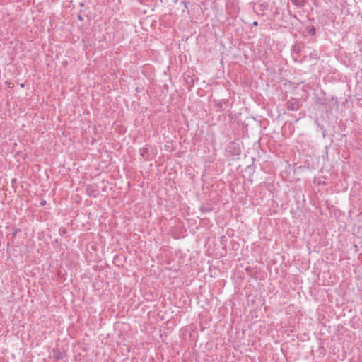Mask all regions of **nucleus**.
I'll use <instances>...</instances> for the list:
<instances>
[{
    "instance_id": "1a4fd4ad",
    "label": "nucleus",
    "mask_w": 362,
    "mask_h": 362,
    "mask_svg": "<svg viewBox=\"0 0 362 362\" xmlns=\"http://www.w3.org/2000/svg\"><path fill=\"white\" fill-rule=\"evenodd\" d=\"M91 187H91V186H90V185L87 186V188H86L87 192H88V194L90 196L95 197V195H96V194H93V192H92V190H90V188H91Z\"/></svg>"
},
{
    "instance_id": "6e6552de",
    "label": "nucleus",
    "mask_w": 362,
    "mask_h": 362,
    "mask_svg": "<svg viewBox=\"0 0 362 362\" xmlns=\"http://www.w3.org/2000/svg\"><path fill=\"white\" fill-rule=\"evenodd\" d=\"M258 7H259L258 11L259 12H264V11L267 10V5L266 4L262 3V4L258 5Z\"/></svg>"
},
{
    "instance_id": "f257e3e1",
    "label": "nucleus",
    "mask_w": 362,
    "mask_h": 362,
    "mask_svg": "<svg viewBox=\"0 0 362 362\" xmlns=\"http://www.w3.org/2000/svg\"><path fill=\"white\" fill-rule=\"evenodd\" d=\"M286 105L288 110L291 111H297L299 109V102L296 100H288Z\"/></svg>"
},
{
    "instance_id": "423d86ee",
    "label": "nucleus",
    "mask_w": 362,
    "mask_h": 362,
    "mask_svg": "<svg viewBox=\"0 0 362 362\" xmlns=\"http://www.w3.org/2000/svg\"><path fill=\"white\" fill-rule=\"evenodd\" d=\"M230 148H233V154L234 155H239L240 153V149L238 146H235V143H231L230 145Z\"/></svg>"
},
{
    "instance_id": "39448f33",
    "label": "nucleus",
    "mask_w": 362,
    "mask_h": 362,
    "mask_svg": "<svg viewBox=\"0 0 362 362\" xmlns=\"http://www.w3.org/2000/svg\"><path fill=\"white\" fill-rule=\"evenodd\" d=\"M306 2L307 0H291V3L299 8L303 7Z\"/></svg>"
},
{
    "instance_id": "f03ea898",
    "label": "nucleus",
    "mask_w": 362,
    "mask_h": 362,
    "mask_svg": "<svg viewBox=\"0 0 362 362\" xmlns=\"http://www.w3.org/2000/svg\"><path fill=\"white\" fill-rule=\"evenodd\" d=\"M64 356V353L60 349H54L52 351V358L55 360V361H59L62 360Z\"/></svg>"
},
{
    "instance_id": "20e7f679",
    "label": "nucleus",
    "mask_w": 362,
    "mask_h": 362,
    "mask_svg": "<svg viewBox=\"0 0 362 362\" xmlns=\"http://www.w3.org/2000/svg\"><path fill=\"white\" fill-rule=\"evenodd\" d=\"M227 101L225 100H221L216 103V107L219 111H223L224 107L226 105Z\"/></svg>"
},
{
    "instance_id": "0eeeda50",
    "label": "nucleus",
    "mask_w": 362,
    "mask_h": 362,
    "mask_svg": "<svg viewBox=\"0 0 362 362\" xmlns=\"http://www.w3.org/2000/svg\"><path fill=\"white\" fill-rule=\"evenodd\" d=\"M306 30H307L308 33H310V35H312L313 36L315 35L316 30L314 26H308L306 28Z\"/></svg>"
},
{
    "instance_id": "9b49d317",
    "label": "nucleus",
    "mask_w": 362,
    "mask_h": 362,
    "mask_svg": "<svg viewBox=\"0 0 362 362\" xmlns=\"http://www.w3.org/2000/svg\"><path fill=\"white\" fill-rule=\"evenodd\" d=\"M45 204H46V201H45V200H43V201H41V202H40V205H41V206H44V205H45Z\"/></svg>"
},
{
    "instance_id": "f8f14e48",
    "label": "nucleus",
    "mask_w": 362,
    "mask_h": 362,
    "mask_svg": "<svg viewBox=\"0 0 362 362\" xmlns=\"http://www.w3.org/2000/svg\"><path fill=\"white\" fill-rule=\"evenodd\" d=\"M252 25H253V26H257V25H258V22H257V21H254V22L252 23Z\"/></svg>"
},
{
    "instance_id": "ddd939ff",
    "label": "nucleus",
    "mask_w": 362,
    "mask_h": 362,
    "mask_svg": "<svg viewBox=\"0 0 362 362\" xmlns=\"http://www.w3.org/2000/svg\"><path fill=\"white\" fill-rule=\"evenodd\" d=\"M78 19L79 21H83V18H82V16H80V15H79V16H78Z\"/></svg>"
},
{
    "instance_id": "7ed1b4c3",
    "label": "nucleus",
    "mask_w": 362,
    "mask_h": 362,
    "mask_svg": "<svg viewBox=\"0 0 362 362\" xmlns=\"http://www.w3.org/2000/svg\"><path fill=\"white\" fill-rule=\"evenodd\" d=\"M139 153L144 160H148L150 159V153L148 146H145L140 148Z\"/></svg>"
},
{
    "instance_id": "9d476101",
    "label": "nucleus",
    "mask_w": 362,
    "mask_h": 362,
    "mask_svg": "<svg viewBox=\"0 0 362 362\" xmlns=\"http://www.w3.org/2000/svg\"><path fill=\"white\" fill-rule=\"evenodd\" d=\"M201 210H202V211H209V209H207L206 207H202V208H201Z\"/></svg>"
}]
</instances>
